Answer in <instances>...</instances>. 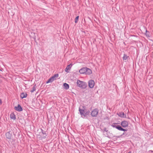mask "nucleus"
I'll return each instance as SVG.
<instances>
[{"label": "nucleus", "mask_w": 153, "mask_h": 153, "mask_svg": "<svg viewBox=\"0 0 153 153\" xmlns=\"http://www.w3.org/2000/svg\"><path fill=\"white\" fill-rule=\"evenodd\" d=\"M88 86L91 88H93L94 85V82L92 80H90L88 82Z\"/></svg>", "instance_id": "5"}, {"label": "nucleus", "mask_w": 153, "mask_h": 153, "mask_svg": "<svg viewBox=\"0 0 153 153\" xmlns=\"http://www.w3.org/2000/svg\"><path fill=\"white\" fill-rule=\"evenodd\" d=\"M1 104V100L0 99V105Z\"/></svg>", "instance_id": "22"}, {"label": "nucleus", "mask_w": 153, "mask_h": 153, "mask_svg": "<svg viewBox=\"0 0 153 153\" xmlns=\"http://www.w3.org/2000/svg\"><path fill=\"white\" fill-rule=\"evenodd\" d=\"M121 125L123 127L125 128L128 126V122L126 121H123L121 123Z\"/></svg>", "instance_id": "7"}, {"label": "nucleus", "mask_w": 153, "mask_h": 153, "mask_svg": "<svg viewBox=\"0 0 153 153\" xmlns=\"http://www.w3.org/2000/svg\"><path fill=\"white\" fill-rule=\"evenodd\" d=\"M86 72V68H83L79 70V72L81 74H85Z\"/></svg>", "instance_id": "8"}, {"label": "nucleus", "mask_w": 153, "mask_h": 153, "mask_svg": "<svg viewBox=\"0 0 153 153\" xmlns=\"http://www.w3.org/2000/svg\"><path fill=\"white\" fill-rule=\"evenodd\" d=\"M14 109L15 110L18 111H21L23 110L22 108L19 104L17 106L15 107Z\"/></svg>", "instance_id": "6"}, {"label": "nucleus", "mask_w": 153, "mask_h": 153, "mask_svg": "<svg viewBox=\"0 0 153 153\" xmlns=\"http://www.w3.org/2000/svg\"><path fill=\"white\" fill-rule=\"evenodd\" d=\"M36 90V88L35 86H33V89L31 91V92L32 93L34 91H35Z\"/></svg>", "instance_id": "21"}, {"label": "nucleus", "mask_w": 153, "mask_h": 153, "mask_svg": "<svg viewBox=\"0 0 153 153\" xmlns=\"http://www.w3.org/2000/svg\"><path fill=\"white\" fill-rule=\"evenodd\" d=\"M55 79H56V78H57L59 76V75L57 74H55L53 76Z\"/></svg>", "instance_id": "20"}, {"label": "nucleus", "mask_w": 153, "mask_h": 153, "mask_svg": "<svg viewBox=\"0 0 153 153\" xmlns=\"http://www.w3.org/2000/svg\"><path fill=\"white\" fill-rule=\"evenodd\" d=\"M63 87L66 90H67L69 88V85L68 84L66 83H64L63 84Z\"/></svg>", "instance_id": "12"}, {"label": "nucleus", "mask_w": 153, "mask_h": 153, "mask_svg": "<svg viewBox=\"0 0 153 153\" xmlns=\"http://www.w3.org/2000/svg\"><path fill=\"white\" fill-rule=\"evenodd\" d=\"M79 111L81 117L83 118L86 117L90 113L89 111H88L85 112L83 109L81 108L80 107L79 108Z\"/></svg>", "instance_id": "1"}, {"label": "nucleus", "mask_w": 153, "mask_h": 153, "mask_svg": "<svg viewBox=\"0 0 153 153\" xmlns=\"http://www.w3.org/2000/svg\"><path fill=\"white\" fill-rule=\"evenodd\" d=\"M111 126L114 128H115L120 131H126V130L117 124V123H113L111 125Z\"/></svg>", "instance_id": "3"}, {"label": "nucleus", "mask_w": 153, "mask_h": 153, "mask_svg": "<svg viewBox=\"0 0 153 153\" xmlns=\"http://www.w3.org/2000/svg\"><path fill=\"white\" fill-rule=\"evenodd\" d=\"M79 16H78L76 17L75 18V23H76L78 21V19H79Z\"/></svg>", "instance_id": "19"}, {"label": "nucleus", "mask_w": 153, "mask_h": 153, "mask_svg": "<svg viewBox=\"0 0 153 153\" xmlns=\"http://www.w3.org/2000/svg\"><path fill=\"white\" fill-rule=\"evenodd\" d=\"M54 80L55 79L53 76L51 77L50 79H49L48 80L47 82V83H48L50 82H53Z\"/></svg>", "instance_id": "11"}, {"label": "nucleus", "mask_w": 153, "mask_h": 153, "mask_svg": "<svg viewBox=\"0 0 153 153\" xmlns=\"http://www.w3.org/2000/svg\"><path fill=\"white\" fill-rule=\"evenodd\" d=\"M76 84L77 85L82 88L85 89L87 87V84L85 82L81 81L79 80H77Z\"/></svg>", "instance_id": "2"}, {"label": "nucleus", "mask_w": 153, "mask_h": 153, "mask_svg": "<svg viewBox=\"0 0 153 153\" xmlns=\"http://www.w3.org/2000/svg\"><path fill=\"white\" fill-rule=\"evenodd\" d=\"M98 110L97 108H95L91 112V115L92 117H96L98 115Z\"/></svg>", "instance_id": "4"}, {"label": "nucleus", "mask_w": 153, "mask_h": 153, "mask_svg": "<svg viewBox=\"0 0 153 153\" xmlns=\"http://www.w3.org/2000/svg\"><path fill=\"white\" fill-rule=\"evenodd\" d=\"M86 72L85 74H86L89 75L92 73V71L90 69L86 68Z\"/></svg>", "instance_id": "10"}, {"label": "nucleus", "mask_w": 153, "mask_h": 153, "mask_svg": "<svg viewBox=\"0 0 153 153\" xmlns=\"http://www.w3.org/2000/svg\"><path fill=\"white\" fill-rule=\"evenodd\" d=\"M10 118L13 119L15 120L16 119V117L15 115L14 114H11L10 115Z\"/></svg>", "instance_id": "17"}, {"label": "nucleus", "mask_w": 153, "mask_h": 153, "mask_svg": "<svg viewBox=\"0 0 153 153\" xmlns=\"http://www.w3.org/2000/svg\"><path fill=\"white\" fill-rule=\"evenodd\" d=\"M41 130H42V134H43V135H44V138H45L47 135L46 134V133H45V132L43 131V130H42V129H41Z\"/></svg>", "instance_id": "18"}, {"label": "nucleus", "mask_w": 153, "mask_h": 153, "mask_svg": "<svg viewBox=\"0 0 153 153\" xmlns=\"http://www.w3.org/2000/svg\"><path fill=\"white\" fill-rule=\"evenodd\" d=\"M6 137L9 139H10L11 138V135L9 132L6 133Z\"/></svg>", "instance_id": "14"}, {"label": "nucleus", "mask_w": 153, "mask_h": 153, "mask_svg": "<svg viewBox=\"0 0 153 153\" xmlns=\"http://www.w3.org/2000/svg\"><path fill=\"white\" fill-rule=\"evenodd\" d=\"M27 94L26 93H22L21 94V97L22 99L26 98L27 97Z\"/></svg>", "instance_id": "13"}, {"label": "nucleus", "mask_w": 153, "mask_h": 153, "mask_svg": "<svg viewBox=\"0 0 153 153\" xmlns=\"http://www.w3.org/2000/svg\"><path fill=\"white\" fill-rule=\"evenodd\" d=\"M128 153H131V152H128Z\"/></svg>", "instance_id": "23"}, {"label": "nucleus", "mask_w": 153, "mask_h": 153, "mask_svg": "<svg viewBox=\"0 0 153 153\" xmlns=\"http://www.w3.org/2000/svg\"><path fill=\"white\" fill-rule=\"evenodd\" d=\"M151 152H153V151H151Z\"/></svg>", "instance_id": "24"}, {"label": "nucleus", "mask_w": 153, "mask_h": 153, "mask_svg": "<svg viewBox=\"0 0 153 153\" xmlns=\"http://www.w3.org/2000/svg\"><path fill=\"white\" fill-rule=\"evenodd\" d=\"M128 56L125 54H124L123 56V60H126L128 59Z\"/></svg>", "instance_id": "16"}, {"label": "nucleus", "mask_w": 153, "mask_h": 153, "mask_svg": "<svg viewBox=\"0 0 153 153\" xmlns=\"http://www.w3.org/2000/svg\"><path fill=\"white\" fill-rule=\"evenodd\" d=\"M118 115L122 117H125L124 114L123 112H119L118 114ZM126 115H125V117H126Z\"/></svg>", "instance_id": "15"}, {"label": "nucleus", "mask_w": 153, "mask_h": 153, "mask_svg": "<svg viewBox=\"0 0 153 153\" xmlns=\"http://www.w3.org/2000/svg\"><path fill=\"white\" fill-rule=\"evenodd\" d=\"M72 66V65L71 64L68 65L66 67V68L65 69V72H68V70L70 69Z\"/></svg>", "instance_id": "9"}]
</instances>
